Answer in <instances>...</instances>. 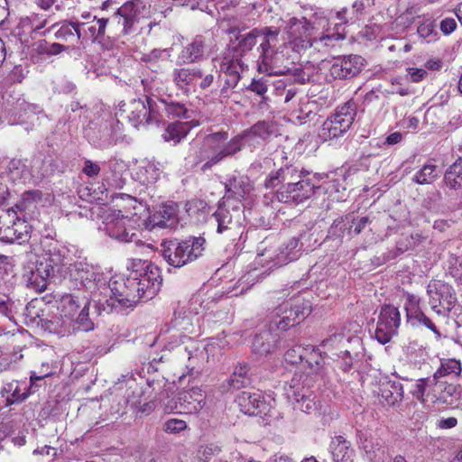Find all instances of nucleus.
<instances>
[{"label":"nucleus","instance_id":"nucleus-1","mask_svg":"<svg viewBox=\"0 0 462 462\" xmlns=\"http://www.w3.org/2000/svg\"><path fill=\"white\" fill-rule=\"evenodd\" d=\"M270 134V125L264 121H260L228 142V134L226 132L208 134L199 151L198 162H204L201 170L206 171L225 158L235 155L244 145L254 147L260 144Z\"/></svg>","mask_w":462,"mask_h":462},{"label":"nucleus","instance_id":"nucleus-2","mask_svg":"<svg viewBox=\"0 0 462 462\" xmlns=\"http://www.w3.org/2000/svg\"><path fill=\"white\" fill-rule=\"evenodd\" d=\"M327 374L324 358L314 351L306 360V365L297 370L292 378L284 384V394L295 410L305 413L317 411L316 395L311 388Z\"/></svg>","mask_w":462,"mask_h":462},{"label":"nucleus","instance_id":"nucleus-3","mask_svg":"<svg viewBox=\"0 0 462 462\" xmlns=\"http://www.w3.org/2000/svg\"><path fill=\"white\" fill-rule=\"evenodd\" d=\"M88 296L81 295L79 291L62 295L58 301L60 318L42 320V325L51 333L65 336L71 328L84 332L94 328V322L89 318Z\"/></svg>","mask_w":462,"mask_h":462},{"label":"nucleus","instance_id":"nucleus-4","mask_svg":"<svg viewBox=\"0 0 462 462\" xmlns=\"http://www.w3.org/2000/svg\"><path fill=\"white\" fill-rule=\"evenodd\" d=\"M42 198L40 190L25 192L20 203L15 205L20 215L14 208L0 209V241L23 244L30 238L32 227L26 217H33Z\"/></svg>","mask_w":462,"mask_h":462},{"label":"nucleus","instance_id":"nucleus-5","mask_svg":"<svg viewBox=\"0 0 462 462\" xmlns=\"http://www.w3.org/2000/svg\"><path fill=\"white\" fill-rule=\"evenodd\" d=\"M95 301L104 308L106 304L111 309H127L139 302L140 296L134 285H130L129 274L126 277L115 276L109 280L105 276Z\"/></svg>","mask_w":462,"mask_h":462},{"label":"nucleus","instance_id":"nucleus-6","mask_svg":"<svg viewBox=\"0 0 462 462\" xmlns=\"http://www.w3.org/2000/svg\"><path fill=\"white\" fill-rule=\"evenodd\" d=\"M242 204L229 198L222 199L217 210L209 217L208 226L229 241L240 238L244 228L241 223Z\"/></svg>","mask_w":462,"mask_h":462},{"label":"nucleus","instance_id":"nucleus-7","mask_svg":"<svg viewBox=\"0 0 462 462\" xmlns=\"http://www.w3.org/2000/svg\"><path fill=\"white\" fill-rule=\"evenodd\" d=\"M130 285L139 292L140 301L152 299L160 291L162 276L160 269L147 261L134 260L129 273Z\"/></svg>","mask_w":462,"mask_h":462},{"label":"nucleus","instance_id":"nucleus-8","mask_svg":"<svg viewBox=\"0 0 462 462\" xmlns=\"http://www.w3.org/2000/svg\"><path fill=\"white\" fill-rule=\"evenodd\" d=\"M310 313L309 301L300 296L291 298L278 305L270 313V328L287 330L303 321Z\"/></svg>","mask_w":462,"mask_h":462},{"label":"nucleus","instance_id":"nucleus-9","mask_svg":"<svg viewBox=\"0 0 462 462\" xmlns=\"http://www.w3.org/2000/svg\"><path fill=\"white\" fill-rule=\"evenodd\" d=\"M204 243L205 239L202 237H191L184 241H162V255L169 265L180 268L202 254Z\"/></svg>","mask_w":462,"mask_h":462},{"label":"nucleus","instance_id":"nucleus-10","mask_svg":"<svg viewBox=\"0 0 462 462\" xmlns=\"http://www.w3.org/2000/svg\"><path fill=\"white\" fill-rule=\"evenodd\" d=\"M211 300H205L201 294L193 295L189 300L179 305L174 312L173 326L189 335H197L200 331V312L210 308Z\"/></svg>","mask_w":462,"mask_h":462},{"label":"nucleus","instance_id":"nucleus-11","mask_svg":"<svg viewBox=\"0 0 462 462\" xmlns=\"http://www.w3.org/2000/svg\"><path fill=\"white\" fill-rule=\"evenodd\" d=\"M318 18L310 22L305 17H291L286 21L283 33L286 35L288 44L293 51L300 53L311 48L315 31H317Z\"/></svg>","mask_w":462,"mask_h":462},{"label":"nucleus","instance_id":"nucleus-12","mask_svg":"<svg viewBox=\"0 0 462 462\" xmlns=\"http://www.w3.org/2000/svg\"><path fill=\"white\" fill-rule=\"evenodd\" d=\"M356 117L353 104H345L328 116L319 129L318 135L324 142L343 137L350 129Z\"/></svg>","mask_w":462,"mask_h":462},{"label":"nucleus","instance_id":"nucleus-13","mask_svg":"<svg viewBox=\"0 0 462 462\" xmlns=\"http://www.w3.org/2000/svg\"><path fill=\"white\" fill-rule=\"evenodd\" d=\"M67 270L72 280L90 291L91 298L95 300L105 279L100 266L88 263L86 258L79 257L71 259Z\"/></svg>","mask_w":462,"mask_h":462},{"label":"nucleus","instance_id":"nucleus-14","mask_svg":"<svg viewBox=\"0 0 462 462\" xmlns=\"http://www.w3.org/2000/svg\"><path fill=\"white\" fill-rule=\"evenodd\" d=\"M171 80L175 88L184 95H189L197 90V87L202 90L209 88L214 81V75L204 74L200 67H177L171 73Z\"/></svg>","mask_w":462,"mask_h":462},{"label":"nucleus","instance_id":"nucleus-15","mask_svg":"<svg viewBox=\"0 0 462 462\" xmlns=\"http://www.w3.org/2000/svg\"><path fill=\"white\" fill-rule=\"evenodd\" d=\"M165 350L175 351L180 359H187L186 367L193 372L200 368L206 358L205 348H200L191 337L172 335L165 345Z\"/></svg>","mask_w":462,"mask_h":462},{"label":"nucleus","instance_id":"nucleus-16","mask_svg":"<svg viewBox=\"0 0 462 462\" xmlns=\"http://www.w3.org/2000/svg\"><path fill=\"white\" fill-rule=\"evenodd\" d=\"M154 106L155 103L148 98L146 103L140 98L133 99L119 105L120 116H125L134 127L158 124L161 116Z\"/></svg>","mask_w":462,"mask_h":462},{"label":"nucleus","instance_id":"nucleus-17","mask_svg":"<svg viewBox=\"0 0 462 462\" xmlns=\"http://www.w3.org/2000/svg\"><path fill=\"white\" fill-rule=\"evenodd\" d=\"M212 65L218 73V78H224L225 86L222 90L236 88L245 68L242 60L230 49L213 58Z\"/></svg>","mask_w":462,"mask_h":462},{"label":"nucleus","instance_id":"nucleus-18","mask_svg":"<svg viewBox=\"0 0 462 462\" xmlns=\"http://www.w3.org/2000/svg\"><path fill=\"white\" fill-rule=\"evenodd\" d=\"M332 188H336V180H330L324 186H316L307 178L292 186H282L277 190L276 197L280 202L298 205L311 198L316 189H323L328 192Z\"/></svg>","mask_w":462,"mask_h":462},{"label":"nucleus","instance_id":"nucleus-19","mask_svg":"<svg viewBox=\"0 0 462 462\" xmlns=\"http://www.w3.org/2000/svg\"><path fill=\"white\" fill-rule=\"evenodd\" d=\"M66 248L53 247L39 256L32 275L46 280L59 273L62 267H68L71 261Z\"/></svg>","mask_w":462,"mask_h":462},{"label":"nucleus","instance_id":"nucleus-20","mask_svg":"<svg viewBox=\"0 0 462 462\" xmlns=\"http://www.w3.org/2000/svg\"><path fill=\"white\" fill-rule=\"evenodd\" d=\"M137 220L124 216L121 211H113L105 221V230L107 235L120 242H132L136 236Z\"/></svg>","mask_w":462,"mask_h":462},{"label":"nucleus","instance_id":"nucleus-21","mask_svg":"<svg viewBox=\"0 0 462 462\" xmlns=\"http://www.w3.org/2000/svg\"><path fill=\"white\" fill-rule=\"evenodd\" d=\"M429 305L435 314L433 319H443V312L457 300L452 287L440 281L430 282L427 287Z\"/></svg>","mask_w":462,"mask_h":462},{"label":"nucleus","instance_id":"nucleus-22","mask_svg":"<svg viewBox=\"0 0 462 462\" xmlns=\"http://www.w3.org/2000/svg\"><path fill=\"white\" fill-rule=\"evenodd\" d=\"M401 324V315L399 310L393 305H383L381 308L380 315L374 337L381 344L388 343L396 334Z\"/></svg>","mask_w":462,"mask_h":462},{"label":"nucleus","instance_id":"nucleus-23","mask_svg":"<svg viewBox=\"0 0 462 462\" xmlns=\"http://www.w3.org/2000/svg\"><path fill=\"white\" fill-rule=\"evenodd\" d=\"M211 38L208 36H195L179 53L178 62L180 65H189L204 60L211 51Z\"/></svg>","mask_w":462,"mask_h":462},{"label":"nucleus","instance_id":"nucleus-24","mask_svg":"<svg viewBox=\"0 0 462 462\" xmlns=\"http://www.w3.org/2000/svg\"><path fill=\"white\" fill-rule=\"evenodd\" d=\"M257 51L259 53L257 60L259 72L268 75H282L284 73L282 55L275 48V45H268L267 42L260 43Z\"/></svg>","mask_w":462,"mask_h":462},{"label":"nucleus","instance_id":"nucleus-25","mask_svg":"<svg viewBox=\"0 0 462 462\" xmlns=\"http://www.w3.org/2000/svg\"><path fill=\"white\" fill-rule=\"evenodd\" d=\"M329 76L334 79H346L357 75L363 66L364 59L359 55L338 56L330 61Z\"/></svg>","mask_w":462,"mask_h":462},{"label":"nucleus","instance_id":"nucleus-26","mask_svg":"<svg viewBox=\"0 0 462 462\" xmlns=\"http://www.w3.org/2000/svg\"><path fill=\"white\" fill-rule=\"evenodd\" d=\"M404 310L406 318L412 326H423L431 330L438 337L441 336L439 329L437 328L433 319L428 317L420 307V299L408 293L405 297Z\"/></svg>","mask_w":462,"mask_h":462},{"label":"nucleus","instance_id":"nucleus-27","mask_svg":"<svg viewBox=\"0 0 462 462\" xmlns=\"http://www.w3.org/2000/svg\"><path fill=\"white\" fill-rule=\"evenodd\" d=\"M319 27L322 28V32L317 33V31H315L313 40L311 41V48L318 51L332 48L337 42L346 38V32H340L332 28L326 17L318 18L317 29Z\"/></svg>","mask_w":462,"mask_h":462},{"label":"nucleus","instance_id":"nucleus-28","mask_svg":"<svg viewBox=\"0 0 462 462\" xmlns=\"http://www.w3.org/2000/svg\"><path fill=\"white\" fill-rule=\"evenodd\" d=\"M32 383L27 385L23 380L5 381L0 389V396L4 399L6 407L19 404L32 393Z\"/></svg>","mask_w":462,"mask_h":462},{"label":"nucleus","instance_id":"nucleus-29","mask_svg":"<svg viewBox=\"0 0 462 462\" xmlns=\"http://www.w3.org/2000/svg\"><path fill=\"white\" fill-rule=\"evenodd\" d=\"M145 8L141 0H131L125 2L118 8L115 18L117 23L122 26V32L129 34L134 32V25L136 22V16Z\"/></svg>","mask_w":462,"mask_h":462},{"label":"nucleus","instance_id":"nucleus-30","mask_svg":"<svg viewBox=\"0 0 462 462\" xmlns=\"http://www.w3.org/2000/svg\"><path fill=\"white\" fill-rule=\"evenodd\" d=\"M108 20L93 17L90 21L76 20L80 42L97 41L104 37Z\"/></svg>","mask_w":462,"mask_h":462},{"label":"nucleus","instance_id":"nucleus-31","mask_svg":"<svg viewBox=\"0 0 462 462\" xmlns=\"http://www.w3.org/2000/svg\"><path fill=\"white\" fill-rule=\"evenodd\" d=\"M307 179L303 176V172L299 171L297 167L292 165H286L282 167L275 172L270 173L268 178L265 180L264 185L267 189H273L282 184V186H292L297 181L304 180Z\"/></svg>","mask_w":462,"mask_h":462},{"label":"nucleus","instance_id":"nucleus-32","mask_svg":"<svg viewBox=\"0 0 462 462\" xmlns=\"http://www.w3.org/2000/svg\"><path fill=\"white\" fill-rule=\"evenodd\" d=\"M236 401L240 411L250 416L266 414L268 410L260 393L242 392Z\"/></svg>","mask_w":462,"mask_h":462},{"label":"nucleus","instance_id":"nucleus-33","mask_svg":"<svg viewBox=\"0 0 462 462\" xmlns=\"http://www.w3.org/2000/svg\"><path fill=\"white\" fill-rule=\"evenodd\" d=\"M206 404L205 395L200 388L194 387L181 392L176 402V409L182 413H196Z\"/></svg>","mask_w":462,"mask_h":462},{"label":"nucleus","instance_id":"nucleus-34","mask_svg":"<svg viewBox=\"0 0 462 462\" xmlns=\"http://www.w3.org/2000/svg\"><path fill=\"white\" fill-rule=\"evenodd\" d=\"M359 448L366 454L372 461H383L386 454V448L383 441L371 434L359 432L357 435Z\"/></svg>","mask_w":462,"mask_h":462},{"label":"nucleus","instance_id":"nucleus-35","mask_svg":"<svg viewBox=\"0 0 462 462\" xmlns=\"http://www.w3.org/2000/svg\"><path fill=\"white\" fill-rule=\"evenodd\" d=\"M371 223L368 217H355L352 216H346L345 218L335 220L331 226V232L337 236H344L345 231L349 236H356L362 233L367 226Z\"/></svg>","mask_w":462,"mask_h":462},{"label":"nucleus","instance_id":"nucleus-36","mask_svg":"<svg viewBox=\"0 0 462 462\" xmlns=\"http://www.w3.org/2000/svg\"><path fill=\"white\" fill-rule=\"evenodd\" d=\"M404 395L403 386L397 381H384L379 385V402L383 406H395L402 402Z\"/></svg>","mask_w":462,"mask_h":462},{"label":"nucleus","instance_id":"nucleus-37","mask_svg":"<svg viewBox=\"0 0 462 462\" xmlns=\"http://www.w3.org/2000/svg\"><path fill=\"white\" fill-rule=\"evenodd\" d=\"M226 194L223 199L229 198L233 201L241 203V199L250 196L253 191V184L250 179L245 175L235 176L226 185Z\"/></svg>","mask_w":462,"mask_h":462},{"label":"nucleus","instance_id":"nucleus-38","mask_svg":"<svg viewBox=\"0 0 462 462\" xmlns=\"http://www.w3.org/2000/svg\"><path fill=\"white\" fill-rule=\"evenodd\" d=\"M152 227L171 228L177 224V207L173 204H163L150 217Z\"/></svg>","mask_w":462,"mask_h":462},{"label":"nucleus","instance_id":"nucleus-39","mask_svg":"<svg viewBox=\"0 0 462 462\" xmlns=\"http://www.w3.org/2000/svg\"><path fill=\"white\" fill-rule=\"evenodd\" d=\"M329 450L333 462H354L356 452L351 443L342 436H337L331 440Z\"/></svg>","mask_w":462,"mask_h":462},{"label":"nucleus","instance_id":"nucleus-40","mask_svg":"<svg viewBox=\"0 0 462 462\" xmlns=\"http://www.w3.org/2000/svg\"><path fill=\"white\" fill-rule=\"evenodd\" d=\"M307 236L308 234H301L300 238L293 237L289 240L284 248L279 249V263L286 264L297 260L300 256L301 251L305 250L304 240ZM309 247H306V249L309 250Z\"/></svg>","mask_w":462,"mask_h":462},{"label":"nucleus","instance_id":"nucleus-41","mask_svg":"<svg viewBox=\"0 0 462 462\" xmlns=\"http://www.w3.org/2000/svg\"><path fill=\"white\" fill-rule=\"evenodd\" d=\"M198 125L199 122L194 119H190L185 122L177 121L175 123L170 124L162 134L163 139L166 142L172 141L177 143L187 136L190 129Z\"/></svg>","mask_w":462,"mask_h":462},{"label":"nucleus","instance_id":"nucleus-42","mask_svg":"<svg viewBox=\"0 0 462 462\" xmlns=\"http://www.w3.org/2000/svg\"><path fill=\"white\" fill-rule=\"evenodd\" d=\"M462 373V364L460 360L456 358H441L439 367L435 371L432 379L448 378L451 380L457 379Z\"/></svg>","mask_w":462,"mask_h":462},{"label":"nucleus","instance_id":"nucleus-43","mask_svg":"<svg viewBox=\"0 0 462 462\" xmlns=\"http://www.w3.org/2000/svg\"><path fill=\"white\" fill-rule=\"evenodd\" d=\"M54 30V36L60 41L69 43L80 42L79 38V30L76 26V20L65 21L60 25L55 23L48 29V32Z\"/></svg>","mask_w":462,"mask_h":462},{"label":"nucleus","instance_id":"nucleus-44","mask_svg":"<svg viewBox=\"0 0 462 462\" xmlns=\"http://www.w3.org/2000/svg\"><path fill=\"white\" fill-rule=\"evenodd\" d=\"M270 330L263 331L256 335L252 342V351L254 354L264 356L273 351L277 336Z\"/></svg>","mask_w":462,"mask_h":462},{"label":"nucleus","instance_id":"nucleus-45","mask_svg":"<svg viewBox=\"0 0 462 462\" xmlns=\"http://www.w3.org/2000/svg\"><path fill=\"white\" fill-rule=\"evenodd\" d=\"M298 89L296 87L290 85L286 87L282 81L277 82L275 85V97L286 105V109L296 111V105L299 104L297 97Z\"/></svg>","mask_w":462,"mask_h":462},{"label":"nucleus","instance_id":"nucleus-46","mask_svg":"<svg viewBox=\"0 0 462 462\" xmlns=\"http://www.w3.org/2000/svg\"><path fill=\"white\" fill-rule=\"evenodd\" d=\"M256 30L243 34H238L236 38V45L231 51L240 59L246 55L257 43Z\"/></svg>","mask_w":462,"mask_h":462},{"label":"nucleus","instance_id":"nucleus-47","mask_svg":"<svg viewBox=\"0 0 462 462\" xmlns=\"http://www.w3.org/2000/svg\"><path fill=\"white\" fill-rule=\"evenodd\" d=\"M437 328L450 326L451 321L458 328L462 325V305L457 300L443 312V319H433Z\"/></svg>","mask_w":462,"mask_h":462},{"label":"nucleus","instance_id":"nucleus-48","mask_svg":"<svg viewBox=\"0 0 462 462\" xmlns=\"http://www.w3.org/2000/svg\"><path fill=\"white\" fill-rule=\"evenodd\" d=\"M432 381L434 384L433 392L439 394V399L443 402H448V398H458L459 388L457 385L449 383L443 379H437V381L432 379Z\"/></svg>","mask_w":462,"mask_h":462},{"label":"nucleus","instance_id":"nucleus-49","mask_svg":"<svg viewBox=\"0 0 462 462\" xmlns=\"http://www.w3.org/2000/svg\"><path fill=\"white\" fill-rule=\"evenodd\" d=\"M445 182L450 189L462 188V157H459L446 171Z\"/></svg>","mask_w":462,"mask_h":462},{"label":"nucleus","instance_id":"nucleus-50","mask_svg":"<svg viewBox=\"0 0 462 462\" xmlns=\"http://www.w3.org/2000/svg\"><path fill=\"white\" fill-rule=\"evenodd\" d=\"M439 176V171L437 170V166L430 162L423 165V167L418 171L412 180L418 184H430L432 183Z\"/></svg>","mask_w":462,"mask_h":462},{"label":"nucleus","instance_id":"nucleus-51","mask_svg":"<svg viewBox=\"0 0 462 462\" xmlns=\"http://www.w3.org/2000/svg\"><path fill=\"white\" fill-rule=\"evenodd\" d=\"M99 132V138L94 141L99 148L105 149L116 143V136L113 122L102 125Z\"/></svg>","mask_w":462,"mask_h":462},{"label":"nucleus","instance_id":"nucleus-52","mask_svg":"<svg viewBox=\"0 0 462 462\" xmlns=\"http://www.w3.org/2000/svg\"><path fill=\"white\" fill-rule=\"evenodd\" d=\"M258 254L256 257V263H261L263 265L271 264L270 268L275 267V266H282L284 263H279V250L274 247H259L258 248Z\"/></svg>","mask_w":462,"mask_h":462},{"label":"nucleus","instance_id":"nucleus-53","mask_svg":"<svg viewBox=\"0 0 462 462\" xmlns=\"http://www.w3.org/2000/svg\"><path fill=\"white\" fill-rule=\"evenodd\" d=\"M248 366L247 365H240L236 367L233 374L228 379V384L234 390H238L250 383V379L247 376Z\"/></svg>","mask_w":462,"mask_h":462},{"label":"nucleus","instance_id":"nucleus-54","mask_svg":"<svg viewBox=\"0 0 462 462\" xmlns=\"http://www.w3.org/2000/svg\"><path fill=\"white\" fill-rule=\"evenodd\" d=\"M161 104L163 106L165 113L172 117H183L185 119H189L193 114V111L188 110L185 106L180 103H167L165 101H161Z\"/></svg>","mask_w":462,"mask_h":462},{"label":"nucleus","instance_id":"nucleus-55","mask_svg":"<svg viewBox=\"0 0 462 462\" xmlns=\"http://www.w3.org/2000/svg\"><path fill=\"white\" fill-rule=\"evenodd\" d=\"M434 389V384L432 381V377L430 378H420L415 382L411 390V393L414 398L418 401L424 402H425V393L429 389Z\"/></svg>","mask_w":462,"mask_h":462},{"label":"nucleus","instance_id":"nucleus-56","mask_svg":"<svg viewBox=\"0 0 462 462\" xmlns=\"http://www.w3.org/2000/svg\"><path fill=\"white\" fill-rule=\"evenodd\" d=\"M435 28L434 21L426 19L418 26L417 32L427 42H431L438 39V32Z\"/></svg>","mask_w":462,"mask_h":462},{"label":"nucleus","instance_id":"nucleus-57","mask_svg":"<svg viewBox=\"0 0 462 462\" xmlns=\"http://www.w3.org/2000/svg\"><path fill=\"white\" fill-rule=\"evenodd\" d=\"M256 30V36L263 37L261 43L267 42L268 45H275L277 42V38L280 34V29L274 27H263V28H254Z\"/></svg>","mask_w":462,"mask_h":462},{"label":"nucleus","instance_id":"nucleus-58","mask_svg":"<svg viewBox=\"0 0 462 462\" xmlns=\"http://www.w3.org/2000/svg\"><path fill=\"white\" fill-rule=\"evenodd\" d=\"M187 428L186 421L179 419H170L163 424V430L170 434H177Z\"/></svg>","mask_w":462,"mask_h":462},{"label":"nucleus","instance_id":"nucleus-59","mask_svg":"<svg viewBox=\"0 0 462 462\" xmlns=\"http://www.w3.org/2000/svg\"><path fill=\"white\" fill-rule=\"evenodd\" d=\"M141 174L144 177L143 181L146 183H153L159 178V169L152 163H148L140 170Z\"/></svg>","mask_w":462,"mask_h":462},{"label":"nucleus","instance_id":"nucleus-60","mask_svg":"<svg viewBox=\"0 0 462 462\" xmlns=\"http://www.w3.org/2000/svg\"><path fill=\"white\" fill-rule=\"evenodd\" d=\"M356 357V355L353 356L350 355L349 351L345 350L337 356V365L342 371L348 372L352 368Z\"/></svg>","mask_w":462,"mask_h":462},{"label":"nucleus","instance_id":"nucleus-61","mask_svg":"<svg viewBox=\"0 0 462 462\" xmlns=\"http://www.w3.org/2000/svg\"><path fill=\"white\" fill-rule=\"evenodd\" d=\"M336 18L338 22L336 23L332 28L340 32H346V24H347L350 20L354 19V17L348 16V10L346 8H342L341 10L337 11L336 13Z\"/></svg>","mask_w":462,"mask_h":462},{"label":"nucleus","instance_id":"nucleus-62","mask_svg":"<svg viewBox=\"0 0 462 462\" xmlns=\"http://www.w3.org/2000/svg\"><path fill=\"white\" fill-rule=\"evenodd\" d=\"M305 350L300 346H294L286 351L284 357L288 363L298 364L302 361Z\"/></svg>","mask_w":462,"mask_h":462},{"label":"nucleus","instance_id":"nucleus-63","mask_svg":"<svg viewBox=\"0 0 462 462\" xmlns=\"http://www.w3.org/2000/svg\"><path fill=\"white\" fill-rule=\"evenodd\" d=\"M127 404L137 411V412L146 413L148 414L154 408V404L152 402H143L140 400L131 399L130 396H127Z\"/></svg>","mask_w":462,"mask_h":462},{"label":"nucleus","instance_id":"nucleus-64","mask_svg":"<svg viewBox=\"0 0 462 462\" xmlns=\"http://www.w3.org/2000/svg\"><path fill=\"white\" fill-rule=\"evenodd\" d=\"M27 73L28 70L26 68L22 65H16L9 73L7 79L10 83H21L26 77Z\"/></svg>","mask_w":462,"mask_h":462}]
</instances>
